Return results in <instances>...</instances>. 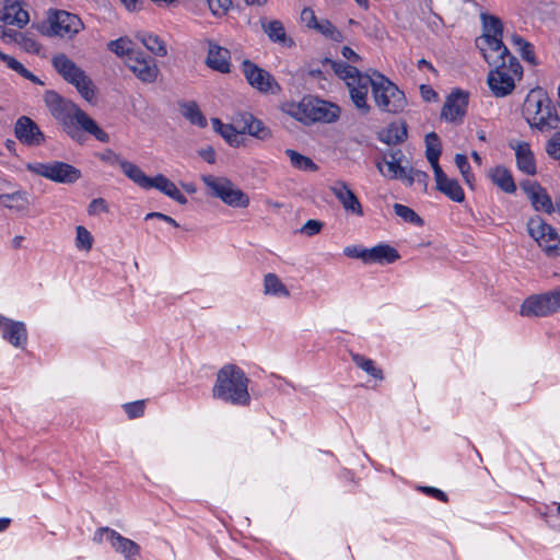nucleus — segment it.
Segmentation results:
<instances>
[{"instance_id":"680f3d73","label":"nucleus","mask_w":560,"mask_h":560,"mask_svg":"<svg viewBox=\"0 0 560 560\" xmlns=\"http://www.w3.org/2000/svg\"><path fill=\"white\" fill-rule=\"evenodd\" d=\"M102 212H108V205L104 198L93 199L88 207V213L90 215H96Z\"/></svg>"},{"instance_id":"dca6fc26","label":"nucleus","mask_w":560,"mask_h":560,"mask_svg":"<svg viewBox=\"0 0 560 560\" xmlns=\"http://www.w3.org/2000/svg\"><path fill=\"white\" fill-rule=\"evenodd\" d=\"M14 136L24 145L38 147L45 142V135L28 116H21L14 124Z\"/></svg>"},{"instance_id":"c9c22d12","label":"nucleus","mask_w":560,"mask_h":560,"mask_svg":"<svg viewBox=\"0 0 560 560\" xmlns=\"http://www.w3.org/2000/svg\"><path fill=\"white\" fill-rule=\"evenodd\" d=\"M182 115L189 120L191 125L205 128L207 126V119L201 113L198 104L194 101L184 102L180 104Z\"/></svg>"},{"instance_id":"412c9836","label":"nucleus","mask_w":560,"mask_h":560,"mask_svg":"<svg viewBox=\"0 0 560 560\" xmlns=\"http://www.w3.org/2000/svg\"><path fill=\"white\" fill-rule=\"evenodd\" d=\"M434 178L436 189L452 201L460 203L465 200L464 189L457 179L447 177L442 168L434 171Z\"/></svg>"},{"instance_id":"603ef678","label":"nucleus","mask_w":560,"mask_h":560,"mask_svg":"<svg viewBox=\"0 0 560 560\" xmlns=\"http://www.w3.org/2000/svg\"><path fill=\"white\" fill-rule=\"evenodd\" d=\"M246 133L259 140H267L271 138V130L256 117L254 118L253 124L250 122Z\"/></svg>"},{"instance_id":"f03ea898","label":"nucleus","mask_w":560,"mask_h":560,"mask_svg":"<svg viewBox=\"0 0 560 560\" xmlns=\"http://www.w3.org/2000/svg\"><path fill=\"white\" fill-rule=\"evenodd\" d=\"M249 378L236 364H225L217 373L212 396L225 404L247 407L250 404Z\"/></svg>"},{"instance_id":"49530a36","label":"nucleus","mask_w":560,"mask_h":560,"mask_svg":"<svg viewBox=\"0 0 560 560\" xmlns=\"http://www.w3.org/2000/svg\"><path fill=\"white\" fill-rule=\"evenodd\" d=\"M107 47L112 52L119 57L128 56L129 58L130 56H135L137 54L131 49V42L124 37L110 40L107 44Z\"/></svg>"},{"instance_id":"ddd939ff","label":"nucleus","mask_w":560,"mask_h":560,"mask_svg":"<svg viewBox=\"0 0 560 560\" xmlns=\"http://www.w3.org/2000/svg\"><path fill=\"white\" fill-rule=\"evenodd\" d=\"M468 102V92L462 89L453 90L443 105L441 118L453 124L462 122L467 113Z\"/></svg>"},{"instance_id":"7c9ffc66","label":"nucleus","mask_w":560,"mask_h":560,"mask_svg":"<svg viewBox=\"0 0 560 560\" xmlns=\"http://www.w3.org/2000/svg\"><path fill=\"white\" fill-rule=\"evenodd\" d=\"M425 158L431 164L433 172L438 168H442L439 164V159L442 154V142L439 135L434 131L425 135Z\"/></svg>"},{"instance_id":"5fc2aeb1","label":"nucleus","mask_w":560,"mask_h":560,"mask_svg":"<svg viewBox=\"0 0 560 560\" xmlns=\"http://www.w3.org/2000/svg\"><path fill=\"white\" fill-rule=\"evenodd\" d=\"M75 246L78 249L90 250L93 245L92 234L82 225H78L75 229Z\"/></svg>"},{"instance_id":"bb28decb","label":"nucleus","mask_w":560,"mask_h":560,"mask_svg":"<svg viewBox=\"0 0 560 560\" xmlns=\"http://www.w3.org/2000/svg\"><path fill=\"white\" fill-rule=\"evenodd\" d=\"M260 23L261 28L272 43L282 44L287 47H292L294 45L293 39L287 36L283 23L281 21H267L266 19H261Z\"/></svg>"},{"instance_id":"423d86ee","label":"nucleus","mask_w":560,"mask_h":560,"mask_svg":"<svg viewBox=\"0 0 560 560\" xmlns=\"http://www.w3.org/2000/svg\"><path fill=\"white\" fill-rule=\"evenodd\" d=\"M557 312H560V287L529 295L520 308V314L524 317H547Z\"/></svg>"},{"instance_id":"3c124183","label":"nucleus","mask_w":560,"mask_h":560,"mask_svg":"<svg viewBox=\"0 0 560 560\" xmlns=\"http://www.w3.org/2000/svg\"><path fill=\"white\" fill-rule=\"evenodd\" d=\"M454 161H455V164H456L457 168L459 170L465 183L467 185H469L470 187H472L475 176L471 172V167H470L467 156L465 154L457 153L455 155Z\"/></svg>"},{"instance_id":"4d7b16f0","label":"nucleus","mask_w":560,"mask_h":560,"mask_svg":"<svg viewBox=\"0 0 560 560\" xmlns=\"http://www.w3.org/2000/svg\"><path fill=\"white\" fill-rule=\"evenodd\" d=\"M122 408L129 419H137L144 415L145 400H136L132 402H127L122 406Z\"/></svg>"},{"instance_id":"ea45409f","label":"nucleus","mask_w":560,"mask_h":560,"mask_svg":"<svg viewBox=\"0 0 560 560\" xmlns=\"http://www.w3.org/2000/svg\"><path fill=\"white\" fill-rule=\"evenodd\" d=\"M285 154L290 158L292 166L300 171L316 172L318 170V165L315 164L312 159L295 150L287 149Z\"/></svg>"},{"instance_id":"4468645a","label":"nucleus","mask_w":560,"mask_h":560,"mask_svg":"<svg viewBox=\"0 0 560 560\" xmlns=\"http://www.w3.org/2000/svg\"><path fill=\"white\" fill-rule=\"evenodd\" d=\"M373 84L374 74L371 77L362 72L351 81H347L350 97L362 115H366L371 112V106L368 103V93L370 88L373 91Z\"/></svg>"},{"instance_id":"c85d7f7f","label":"nucleus","mask_w":560,"mask_h":560,"mask_svg":"<svg viewBox=\"0 0 560 560\" xmlns=\"http://www.w3.org/2000/svg\"><path fill=\"white\" fill-rule=\"evenodd\" d=\"M408 137L407 124L405 121L392 122L378 132V140L388 144L396 145L402 143Z\"/></svg>"},{"instance_id":"f257e3e1","label":"nucleus","mask_w":560,"mask_h":560,"mask_svg":"<svg viewBox=\"0 0 560 560\" xmlns=\"http://www.w3.org/2000/svg\"><path fill=\"white\" fill-rule=\"evenodd\" d=\"M44 102L51 116L73 141L80 144L84 142L85 138L81 132L83 130L102 143L109 142V135L72 101L62 97L56 91L48 90L44 94Z\"/></svg>"},{"instance_id":"79ce46f5","label":"nucleus","mask_w":560,"mask_h":560,"mask_svg":"<svg viewBox=\"0 0 560 560\" xmlns=\"http://www.w3.org/2000/svg\"><path fill=\"white\" fill-rule=\"evenodd\" d=\"M325 62H329L331 65L334 72L342 80L351 81L361 73V71L357 67L346 63L343 61H335L326 58Z\"/></svg>"},{"instance_id":"bf43d9fd","label":"nucleus","mask_w":560,"mask_h":560,"mask_svg":"<svg viewBox=\"0 0 560 560\" xmlns=\"http://www.w3.org/2000/svg\"><path fill=\"white\" fill-rule=\"evenodd\" d=\"M210 11L213 15L221 16L224 15L230 7L232 5L231 0H207Z\"/></svg>"},{"instance_id":"a211bd4d","label":"nucleus","mask_w":560,"mask_h":560,"mask_svg":"<svg viewBox=\"0 0 560 560\" xmlns=\"http://www.w3.org/2000/svg\"><path fill=\"white\" fill-rule=\"evenodd\" d=\"M521 187L528 196L536 211H545L548 214L556 211V206H553L550 196L539 183L525 180L521 183Z\"/></svg>"},{"instance_id":"e433bc0d","label":"nucleus","mask_w":560,"mask_h":560,"mask_svg":"<svg viewBox=\"0 0 560 560\" xmlns=\"http://www.w3.org/2000/svg\"><path fill=\"white\" fill-rule=\"evenodd\" d=\"M264 292L267 295L290 298V291L276 273H267L264 278Z\"/></svg>"},{"instance_id":"4c0bfd02","label":"nucleus","mask_w":560,"mask_h":560,"mask_svg":"<svg viewBox=\"0 0 560 560\" xmlns=\"http://www.w3.org/2000/svg\"><path fill=\"white\" fill-rule=\"evenodd\" d=\"M137 38L155 56L164 57L167 55L166 45L158 35L144 32L139 33Z\"/></svg>"},{"instance_id":"4be33fe9","label":"nucleus","mask_w":560,"mask_h":560,"mask_svg":"<svg viewBox=\"0 0 560 560\" xmlns=\"http://www.w3.org/2000/svg\"><path fill=\"white\" fill-rule=\"evenodd\" d=\"M52 66L56 71L63 78V80L70 84L78 83V79H80L81 75L85 73L65 54L55 56L52 58Z\"/></svg>"},{"instance_id":"7ed1b4c3","label":"nucleus","mask_w":560,"mask_h":560,"mask_svg":"<svg viewBox=\"0 0 560 560\" xmlns=\"http://www.w3.org/2000/svg\"><path fill=\"white\" fill-rule=\"evenodd\" d=\"M523 115L532 129L540 132L550 131L560 127V117L557 108L542 88H535L527 94Z\"/></svg>"},{"instance_id":"69168bd1","label":"nucleus","mask_w":560,"mask_h":560,"mask_svg":"<svg viewBox=\"0 0 560 560\" xmlns=\"http://www.w3.org/2000/svg\"><path fill=\"white\" fill-rule=\"evenodd\" d=\"M323 225H324L323 222H320L318 220L310 219L302 226L301 232L307 236H313L320 232Z\"/></svg>"},{"instance_id":"f8f14e48","label":"nucleus","mask_w":560,"mask_h":560,"mask_svg":"<svg viewBox=\"0 0 560 560\" xmlns=\"http://www.w3.org/2000/svg\"><path fill=\"white\" fill-rule=\"evenodd\" d=\"M243 74L250 86L262 93H275L280 89L275 78L265 69L246 59L242 62Z\"/></svg>"},{"instance_id":"5701e85b","label":"nucleus","mask_w":560,"mask_h":560,"mask_svg":"<svg viewBox=\"0 0 560 560\" xmlns=\"http://www.w3.org/2000/svg\"><path fill=\"white\" fill-rule=\"evenodd\" d=\"M399 258L398 250L385 243H380L368 249V264L389 265Z\"/></svg>"},{"instance_id":"393cba45","label":"nucleus","mask_w":560,"mask_h":560,"mask_svg":"<svg viewBox=\"0 0 560 560\" xmlns=\"http://www.w3.org/2000/svg\"><path fill=\"white\" fill-rule=\"evenodd\" d=\"M206 63L212 70L229 73L231 71L230 51L218 45H212L209 48Z\"/></svg>"},{"instance_id":"774afa93","label":"nucleus","mask_w":560,"mask_h":560,"mask_svg":"<svg viewBox=\"0 0 560 560\" xmlns=\"http://www.w3.org/2000/svg\"><path fill=\"white\" fill-rule=\"evenodd\" d=\"M100 159L103 162H106L110 165L118 164L120 166V162H124L125 160L120 158L119 154L115 153L113 150L107 149L103 153L100 154Z\"/></svg>"},{"instance_id":"e2e57ef3","label":"nucleus","mask_w":560,"mask_h":560,"mask_svg":"<svg viewBox=\"0 0 560 560\" xmlns=\"http://www.w3.org/2000/svg\"><path fill=\"white\" fill-rule=\"evenodd\" d=\"M505 71L511 75L521 77L523 74V68L515 56H513L510 51L506 56V68Z\"/></svg>"},{"instance_id":"6e6552de","label":"nucleus","mask_w":560,"mask_h":560,"mask_svg":"<svg viewBox=\"0 0 560 560\" xmlns=\"http://www.w3.org/2000/svg\"><path fill=\"white\" fill-rule=\"evenodd\" d=\"M27 170L51 182L61 184H73L82 177L79 168L61 161L28 164Z\"/></svg>"},{"instance_id":"1a4fd4ad","label":"nucleus","mask_w":560,"mask_h":560,"mask_svg":"<svg viewBox=\"0 0 560 560\" xmlns=\"http://www.w3.org/2000/svg\"><path fill=\"white\" fill-rule=\"evenodd\" d=\"M477 46L480 48L481 54L488 65L493 67L487 79V83L492 94L495 97L508 96L515 89V83L513 77L508 73V71H505L506 60H491V57L487 55L486 49L479 45V40H477Z\"/></svg>"},{"instance_id":"9d476101","label":"nucleus","mask_w":560,"mask_h":560,"mask_svg":"<svg viewBox=\"0 0 560 560\" xmlns=\"http://www.w3.org/2000/svg\"><path fill=\"white\" fill-rule=\"evenodd\" d=\"M203 182L211 189V195L220 198L224 203L234 208H246L249 205L248 196L235 188L229 179L209 175L203 177Z\"/></svg>"},{"instance_id":"473e14b6","label":"nucleus","mask_w":560,"mask_h":560,"mask_svg":"<svg viewBox=\"0 0 560 560\" xmlns=\"http://www.w3.org/2000/svg\"><path fill=\"white\" fill-rule=\"evenodd\" d=\"M503 36H497L491 34H483L480 38L483 44L487 45V47L497 55L493 56L492 54H487L491 57V60H500L505 61L506 56L509 55V48L504 45L502 40Z\"/></svg>"},{"instance_id":"58836bf2","label":"nucleus","mask_w":560,"mask_h":560,"mask_svg":"<svg viewBox=\"0 0 560 560\" xmlns=\"http://www.w3.org/2000/svg\"><path fill=\"white\" fill-rule=\"evenodd\" d=\"M351 359L358 368L362 369L370 376L376 380L384 378L383 371L375 366V362L372 359L353 352H351Z\"/></svg>"},{"instance_id":"de8ad7c7","label":"nucleus","mask_w":560,"mask_h":560,"mask_svg":"<svg viewBox=\"0 0 560 560\" xmlns=\"http://www.w3.org/2000/svg\"><path fill=\"white\" fill-rule=\"evenodd\" d=\"M72 85L75 86L80 95L88 102H92L95 98L93 82L86 73L82 74L81 78L78 79V83H73Z\"/></svg>"},{"instance_id":"09e8293b","label":"nucleus","mask_w":560,"mask_h":560,"mask_svg":"<svg viewBox=\"0 0 560 560\" xmlns=\"http://www.w3.org/2000/svg\"><path fill=\"white\" fill-rule=\"evenodd\" d=\"M72 85L75 86L80 95L88 102H92L95 98L93 82L86 73L82 74L81 78L78 79V83H73Z\"/></svg>"},{"instance_id":"f3484780","label":"nucleus","mask_w":560,"mask_h":560,"mask_svg":"<svg viewBox=\"0 0 560 560\" xmlns=\"http://www.w3.org/2000/svg\"><path fill=\"white\" fill-rule=\"evenodd\" d=\"M2 338L15 348L24 349L27 343V329L23 322L13 320L0 314Z\"/></svg>"},{"instance_id":"a19ab883","label":"nucleus","mask_w":560,"mask_h":560,"mask_svg":"<svg viewBox=\"0 0 560 560\" xmlns=\"http://www.w3.org/2000/svg\"><path fill=\"white\" fill-rule=\"evenodd\" d=\"M480 20L482 22L483 34L503 36V23L500 18L487 12H481Z\"/></svg>"},{"instance_id":"8fccbe9b","label":"nucleus","mask_w":560,"mask_h":560,"mask_svg":"<svg viewBox=\"0 0 560 560\" xmlns=\"http://www.w3.org/2000/svg\"><path fill=\"white\" fill-rule=\"evenodd\" d=\"M72 85L75 86L80 95L88 102H92L95 98L93 82L86 73L82 74L81 78L78 79V83H73Z\"/></svg>"},{"instance_id":"2eb2a0df","label":"nucleus","mask_w":560,"mask_h":560,"mask_svg":"<svg viewBox=\"0 0 560 560\" xmlns=\"http://www.w3.org/2000/svg\"><path fill=\"white\" fill-rule=\"evenodd\" d=\"M127 66L143 83H153L160 72L155 59L141 51L137 52L135 56H130Z\"/></svg>"},{"instance_id":"2f4dec72","label":"nucleus","mask_w":560,"mask_h":560,"mask_svg":"<svg viewBox=\"0 0 560 560\" xmlns=\"http://www.w3.org/2000/svg\"><path fill=\"white\" fill-rule=\"evenodd\" d=\"M120 168L122 173L136 185L143 189H149L152 177L147 176L138 165L126 160L120 162Z\"/></svg>"},{"instance_id":"20e7f679","label":"nucleus","mask_w":560,"mask_h":560,"mask_svg":"<svg viewBox=\"0 0 560 560\" xmlns=\"http://www.w3.org/2000/svg\"><path fill=\"white\" fill-rule=\"evenodd\" d=\"M373 100L381 112L398 114L407 106L405 93L388 78L374 71Z\"/></svg>"},{"instance_id":"a18cd8bd","label":"nucleus","mask_w":560,"mask_h":560,"mask_svg":"<svg viewBox=\"0 0 560 560\" xmlns=\"http://www.w3.org/2000/svg\"><path fill=\"white\" fill-rule=\"evenodd\" d=\"M384 163L387 166V172L383 170L382 163H376V166L382 175L390 178V179H402L407 176V168L404 167L399 163L389 162L387 159H384Z\"/></svg>"},{"instance_id":"6ab92c4d","label":"nucleus","mask_w":560,"mask_h":560,"mask_svg":"<svg viewBox=\"0 0 560 560\" xmlns=\"http://www.w3.org/2000/svg\"><path fill=\"white\" fill-rule=\"evenodd\" d=\"M330 191L340 201L343 209L357 215H363L362 206L349 185L343 180H337L330 186Z\"/></svg>"},{"instance_id":"0eeeda50","label":"nucleus","mask_w":560,"mask_h":560,"mask_svg":"<svg viewBox=\"0 0 560 560\" xmlns=\"http://www.w3.org/2000/svg\"><path fill=\"white\" fill-rule=\"evenodd\" d=\"M527 231L549 258L560 257V237L555 228L537 215L528 220Z\"/></svg>"},{"instance_id":"b1692460","label":"nucleus","mask_w":560,"mask_h":560,"mask_svg":"<svg viewBox=\"0 0 560 560\" xmlns=\"http://www.w3.org/2000/svg\"><path fill=\"white\" fill-rule=\"evenodd\" d=\"M110 545L116 552L124 556L125 560H138L140 557V546L118 532L110 534Z\"/></svg>"},{"instance_id":"f704fd0d","label":"nucleus","mask_w":560,"mask_h":560,"mask_svg":"<svg viewBox=\"0 0 560 560\" xmlns=\"http://www.w3.org/2000/svg\"><path fill=\"white\" fill-rule=\"evenodd\" d=\"M0 203L16 212L25 211L30 205L27 194L22 190L0 195Z\"/></svg>"},{"instance_id":"338daca9","label":"nucleus","mask_w":560,"mask_h":560,"mask_svg":"<svg viewBox=\"0 0 560 560\" xmlns=\"http://www.w3.org/2000/svg\"><path fill=\"white\" fill-rule=\"evenodd\" d=\"M301 20L305 23L308 28L315 30L318 24V20L315 16L314 11L311 8H304L301 12Z\"/></svg>"},{"instance_id":"39448f33","label":"nucleus","mask_w":560,"mask_h":560,"mask_svg":"<svg viewBox=\"0 0 560 560\" xmlns=\"http://www.w3.org/2000/svg\"><path fill=\"white\" fill-rule=\"evenodd\" d=\"M294 116L305 125L316 121L330 124L339 118L340 107L316 97H304L298 105Z\"/></svg>"},{"instance_id":"37998d69","label":"nucleus","mask_w":560,"mask_h":560,"mask_svg":"<svg viewBox=\"0 0 560 560\" xmlns=\"http://www.w3.org/2000/svg\"><path fill=\"white\" fill-rule=\"evenodd\" d=\"M393 209L395 214L401 218L405 222L419 228L424 225V220L411 208L401 203H394Z\"/></svg>"},{"instance_id":"6e6d98bb","label":"nucleus","mask_w":560,"mask_h":560,"mask_svg":"<svg viewBox=\"0 0 560 560\" xmlns=\"http://www.w3.org/2000/svg\"><path fill=\"white\" fill-rule=\"evenodd\" d=\"M255 116L248 112H237L233 115L232 121L240 135L246 133L250 122L253 124Z\"/></svg>"},{"instance_id":"13d9d810","label":"nucleus","mask_w":560,"mask_h":560,"mask_svg":"<svg viewBox=\"0 0 560 560\" xmlns=\"http://www.w3.org/2000/svg\"><path fill=\"white\" fill-rule=\"evenodd\" d=\"M368 249L362 245H352L343 248V255L349 258L361 259L364 264H368Z\"/></svg>"},{"instance_id":"cd10ccee","label":"nucleus","mask_w":560,"mask_h":560,"mask_svg":"<svg viewBox=\"0 0 560 560\" xmlns=\"http://www.w3.org/2000/svg\"><path fill=\"white\" fill-rule=\"evenodd\" d=\"M155 188L180 205L187 203V198L179 191L176 185L163 174L152 177L149 189Z\"/></svg>"},{"instance_id":"72a5a7b5","label":"nucleus","mask_w":560,"mask_h":560,"mask_svg":"<svg viewBox=\"0 0 560 560\" xmlns=\"http://www.w3.org/2000/svg\"><path fill=\"white\" fill-rule=\"evenodd\" d=\"M213 129L221 135V137L231 145V147H240V133L237 131V127L234 124H223L219 118L211 119Z\"/></svg>"},{"instance_id":"a878e982","label":"nucleus","mask_w":560,"mask_h":560,"mask_svg":"<svg viewBox=\"0 0 560 560\" xmlns=\"http://www.w3.org/2000/svg\"><path fill=\"white\" fill-rule=\"evenodd\" d=\"M511 148L515 149L516 164L520 171L527 175H535L537 172L536 160L530 145L527 142H520L516 147L511 144Z\"/></svg>"},{"instance_id":"052dcab7","label":"nucleus","mask_w":560,"mask_h":560,"mask_svg":"<svg viewBox=\"0 0 560 560\" xmlns=\"http://www.w3.org/2000/svg\"><path fill=\"white\" fill-rule=\"evenodd\" d=\"M547 154L555 160L559 161L560 156V132H556L546 144Z\"/></svg>"},{"instance_id":"0e129e2a","label":"nucleus","mask_w":560,"mask_h":560,"mask_svg":"<svg viewBox=\"0 0 560 560\" xmlns=\"http://www.w3.org/2000/svg\"><path fill=\"white\" fill-rule=\"evenodd\" d=\"M16 43L21 44L25 50L30 52H38L40 49V44L38 42L32 37H27L22 33H20Z\"/></svg>"},{"instance_id":"c03bdc74","label":"nucleus","mask_w":560,"mask_h":560,"mask_svg":"<svg viewBox=\"0 0 560 560\" xmlns=\"http://www.w3.org/2000/svg\"><path fill=\"white\" fill-rule=\"evenodd\" d=\"M315 30L332 42L341 43L345 39L343 34L327 19L320 20Z\"/></svg>"},{"instance_id":"864d4df0","label":"nucleus","mask_w":560,"mask_h":560,"mask_svg":"<svg viewBox=\"0 0 560 560\" xmlns=\"http://www.w3.org/2000/svg\"><path fill=\"white\" fill-rule=\"evenodd\" d=\"M428 178L429 176L425 172L410 167L407 170V176L404 178V180H406L408 186L417 183L425 191L428 187Z\"/></svg>"},{"instance_id":"c756f323","label":"nucleus","mask_w":560,"mask_h":560,"mask_svg":"<svg viewBox=\"0 0 560 560\" xmlns=\"http://www.w3.org/2000/svg\"><path fill=\"white\" fill-rule=\"evenodd\" d=\"M490 178L494 185L506 194H514L516 191V185L513 175L510 170L499 165L495 166L491 173Z\"/></svg>"},{"instance_id":"9b49d317","label":"nucleus","mask_w":560,"mask_h":560,"mask_svg":"<svg viewBox=\"0 0 560 560\" xmlns=\"http://www.w3.org/2000/svg\"><path fill=\"white\" fill-rule=\"evenodd\" d=\"M47 22L49 27L46 34L49 36L72 38L83 28L81 19L65 10H49Z\"/></svg>"},{"instance_id":"aec40b11","label":"nucleus","mask_w":560,"mask_h":560,"mask_svg":"<svg viewBox=\"0 0 560 560\" xmlns=\"http://www.w3.org/2000/svg\"><path fill=\"white\" fill-rule=\"evenodd\" d=\"M0 21L22 28L28 23L30 16L18 1L0 0Z\"/></svg>"}]
</instances>
